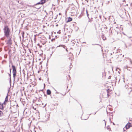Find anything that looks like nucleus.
Segmentation results:
<instances>
[{
    "mask_svg": "<svg viewBox=\"0 0 132 132\" xmlns=\"http://www.w3.org/2000/svg\"><path fill=\"white\" fill-rule=\"evenodd\" d=\"M3 30L4 36L8 38L11 33L10 29L6 25L4 26Z\"/></svg>",
    "mask_w": 132,
    "mask_h": 132,
    "instance_id": "obj_1",
    "label": "nucleus"
},
{
    "mask_svg": "<svg viewBox=\"0 0 132 132\" xmlns=\"http://www.w3.org/2000/svg\"><path fill=\"white\" fill-rule=\"evenodd\" d=\"M10 65H12V73L13 74V77L14 79V81L15 77L16 74V68L15 66L13 65V63L11 61H10L9 62Z\"/></svg>",
    "mask_w": 132,
    "mask_h": 132,
    "instance_id": "obj_2",
    "label": "nucleus"
},
{
    "mask_svg": "<svg viewBox=\"0 0 132 132\" xmlns=\"http://www.w3.org/2000/svg\"><path fill=\"white\" fill-rule=\"evenodd\" d=\"M9 39L7 41L5 40V42H7L6 44H8L9 46H11L12 44V40H11L12 37L9 36L8 37Z\"/></svg>",
    "mask_w": 132,
    "mask_h": 132,
    "instance_id": "obj_3",
    "label": "nucleus"
},
{
    "mask_svg": "<svg viewBox=\"0 0 132 132\" xmlns=\"http://www.w3.org/2000/svg\"><path fill=\"white\" fill-rule=\"evenodd\" d=\"M132 126V124L129 122L125 126L126 128L127 129H129L130 127Z\"/></svg>",
    "mask_w": 132,
    "mask_h": 132,
    "instance_id": "obj_4",
    "label": "nucleus"
},
{
    "mask_svg": "<svg viewBox=\"0 0 132 132\" xmlns=\"http://www.w3.org/2000/svg\"><path fill=\"white\" fill-rule=\"evenodd\" d=\"M46 0H41L40 1L37 3V4H40L43 5L45 3Z\"/></svg>",
    "mask_w": 132,
    "mask_h": 132,
    "instance_id": "obj_5",
    "label": "nucleus"
},
{
    "mask_svg": "<svg viewBox=\"0 0 132 132\" xmlns=\"http://www.w3.org/2000/svg\"><path fill=\"white\" fill-rule=\"evenodd\" d=\"M72 18L69 17V18H67L66 19V21L67 22H70L72 20Z\"/></svg>",
    "mask_w": 132,
    "mask_h": 132,
    "instance_id": "obj_6",
    "label": "nucleus"
},
{
    "mask_svg": "<svg viewBox=\"0 0 132 132\" xmlns=\"http://www.w3.org/2000/svg\"><path fill=\"white\" fill-rule=\"evenodd\" d=\"M111 90L109 89H107L106 90L107 96L108 97H109L110 95V93L111 92Z\"/></svg>",
    "mask_w": 132,
    "mask_h": 132,
    "instance_id": "obj_7",
    "label": "nucleus"
},
{
    "mask_svg": "<svg viewBox=\"0 0 132 132\" xmlns=\"http://www.w3.org/2000/svg\"><path fill=\"white\" fill-rule=\"evenodd\" d=\"M39 4H37V3L35 5V7L37 9H39L40 7L41 6H38V5Z\"/></svg>",
    "mask_w": 132,
    "mask_h": 132,
    "instance_id": "obj_8",
    "label": "nucleus"
},
{
    "mask_svg": "<svg viewBox=\"0 0 132 132\" xmlns=\"http://www.w3.org/2000/svg\"><path fill=\"white\" fill-rule=\"evenodd\" d=\"M3 111V115H4V114L6 113L7 111H8V109H4H4L3 110H2Z\"/></svg>",
    "mask_w": 132,
    "mask_h": 132,
    "instance_id": "obj_9",
    "label": "nucleus"
},
{
    "mask_svg": "<svg viewBox=\"0 0 132 132\" xmlns=\"http://www.w3.org/2000/svg\"><path fill=\"white\" fill-rule=\"evenodd\" d=\"M46 93L48 95H50L51 94V90L49 89H48L46 92Z\"/></svg>",
    "mask_w": 132,
    "mask_h": 132,
    "instance_id": "obj_10",
    "label": "nucleus"
},
{
    "mask_svg": "<svg viewBox=\"0 0 132 132\" xmlns=\"http://www.w3.org/2000/svg\"><path fill=\"white\" fill-rule=\"evenodd\" d=\"M0 109L2 110H3L4 109V107L2 104H0Z\"/></svg>",
    "mask_w": 132,
    "mask_h": 132,
    "instance_id": "obj_11",
    "label": "nucleus"
},
{
    "mask_svg": "<svg viewBox=\"0 0 132 132\" xmlns=\"http://www.w3.org/2000/svg\"><path fill=\"white\" fill-rule=\"evenodd\" d=\"M63 47V48H64V49H65V46L64 45H59V46H58L56 47V48H57V47Z\"/></svg>",
    "mask_w": 132,
    "mask_h": 132,
    "instance_id": "obj_12",
    "label": "nucleus"
},
{
    "mask_svg": "<svg viewBox=\"0 0 132 132\" xmlns=\"http://www.w3.org/2000/svg\"><path fill=\"white\" fill-rule=\"evenodd\" d=\"M3 111H1L0 110V117H2L3 116Z\"/></svg>",
    "mask_w": 132,
    "mask_h": 132,
    "instance_id": "obj_13",
    "label": "nucleus"
},
{
    "mask_svg": "<svg viewBox=\"0 0 132 132\" xmlns=\"http://www.w3.org/2000/svg\"><path fill=\"white\" fill-rule=\"evenodd\" d=\"M117 71L119 73V74H120L121 70L118 68L116 69V71Z\"/></svg>",
    "mask_w": 132,
    "mask_h": 132,
    "instance_id": "obj_14",
    "label": "nucleus"
},
{
    "mask_svg": "<svg viewBox=\"0 0 132 132\" xmlns=\"http://www.w3.org/2000/svg\"><path fill=\"white\" fill-rule=\"evenodd\" d=\"M50 16L52 18H53V13L52 11H50Z\"/></svg>",
    "mask_w": 132,
    "mask_h": 132,
    "instance_id": "obj_15",
    "label": "nucleus"
},
{
    "mask_svg": "<svg viewBox=\"0 0 132 132\" xmlns=\"http://www.w3.org/2000/svg\"><path fill=\"white\" fill-rule=\"evenodd\" d=\"M8 100V94H7L5 98V101H6L7 102Z\"/></svg>",
    "mask_w": 132,
    "mask_h": 132,
    "instance_id": "obj_16",
    "label": "nucleus"
},
{
    "mask_svg": "<svg viewBox=\"0 0 132 132\" xmlns=\"http://www.w3.org/2000/svg\"><path fill=\"white\" fill-rule=\"evenodd\" d=\"M7 101H5L3 103H2V104L3 105L4 104L5 105L6 103H7Z\"/></svg>",
    "mask_w": 132,
    "mask_h": 132,
    "instance_id": "obj_17",
    "label": "nucleus"
},
{
    "mask_svg": "<svg viewBox=\"0 0 132 132\" xmlns=\"http://www.w3.org/2000/svg\"><path fill=\"white\" fill-rule=\"evenodd\" d=\"M86 14H87V17H88V19H89V14H88V11H87V10H86Z\"/></svg>",
    "mask_w": 132,
    "mask_h": 132,
    "instance_id": "obj_18",
    "label": "nucleus"
},
{
    "mask_svg": "<svg viewBox=\"0 0 132 132\" xmlns=\"http://www.w3.org/2000/svg\"><path fill=\"white\" fill-rule=\"evenodd\" d=\"M102 38L103 40H105L106 39V38L104 37L103 36H102Z\"/></svg>",
    "mask_w": 132,
    "mask_h": 132,
    "instance_id": "obj_19",
    "label": "nucleus"
},
{
    "mask_svg": "<svg viewBox=\"0 0 132 132\" xmlns=\"http://www.w3.org/2000/svg\"><path fill=\"white\" fill-rule=\"evenodd\" d=\"M9 82H10V85H11V77H10V78Z\"/></svg>",
    "mask_w": 132,
    "mask_h": 132,
    "instance_id": "obj_20",
    "label": "nucleus"
},
{
    "mask_svg": "<svg viewBox=\"0 0 132 132\" xmlns=\"http://www.w3.org/2000/svg\"><path fill=\"white\" fill-rule=\"evenodd\" d=\"M106 128H107V129L108 130H109H109H110V127H109V126L107 127H106Z\"/></svg>",
    "mask_w": 132,
    "mask_h": 132,
    "instance_id": "obj_21",
    "label": "nucleus"
},
{
    "mask_svg": "<svg viewBox=\"0 0 132 132\" xmlns=\"http://www.w3.org/2000/svg\"><path fill=\"white\" fill-rule=\"evenodd\" d=\"M9 67H10V73H11V68H10V65H9Z\"/></svg>",
    "mask_w": 132,
    "mask_h": 132,
    "instance_id": "obj_22",
    "label": "nucleus"
},
{
    "mask_svg": "<svg viewBox=\"0 0 132 132\" xmlns=\"http://www.w3.org/2000/svg\"><path fill=\"white\" fill-rule=\"evenodd\" d=\"M5 37H3V38H1V39L2 40H4V39H5Z\"/></svg>",
    "mask_w": 132,
    "mask_h": 132,
    "instance_id": "obj_23",
    "label": "nucleus"
},
{
    "mask_svg": "<svg viewBox=\"0 0 132 132\" xmlns=\"http://www.w3.org/2000/svg\"><path fill=\"white\" fill-rule=\"evenodd\" d=\"M129 42L130 43H132V44H130L129 45V46H131V45H132V40H130V41H129Z\"/></svg>",
    "mask_w": 132,
    "mask_h": 132,
    "instance_id": "obj_24",
    "label": "nucleus"
},
{
    "mask_svg": "<svg viewBox=\"0 0 132 132\" xmlns=\"http://www.w3.org/2000/svg\"><path fill=\"white\" fill-rule=\"evenodd\" d=\"M55 40V38H52V39L51 40V41H52V42H53V41H54Z\"/></svg>",
    "mask_w": 132,
    "mask_h": 132,
    "instance_id": "obj_25",
    "label": "nucleus"
},
{
    "mask_svg": "<svg viewBox=\"0 0 132 132\" xmlns=\"http://www.w3.org/2000/svg\"><path fill=\"white\" fill-rule=\"evenodd\" d=\"M60 31H61L60 30H59V31H58L57 32V33L58 34H61Z\"/></svg>",
    "mask_w": 132,
    "mask_h": 132,
    "instance_id": "obj_26",
    "label": "nucleus"
},
{
    "mask_svg": "<svg viewBox=\"0 0 132 132\" xmlns=\"http://www.w3.org/2000/svg\"><path fill=\"white\" fill-rule=\"evenodd\" d=\"M69 54L70 55H71V56H73V55L72 53H70Z\"/></svg>",
    "mask_w": 132,
    "mask_h": 132,
    "instance_id": "obj_27",
    "label": "nucleus"
},
{
    "mask_svg": "<svg viewBox=\"0 0 132 132\" xmlns=\"http://www.w3.org/2000/svg\"><path fill=\"white\" fill-rule=\"evenodd\" d=\"M121 51L120 50H117V53L118 51L120 53V51Z\"/></svg>",
    "mask_w": 132,
    "mask_h": 132,
    "instance_id": "obj_28",
    "label": "nucleus"
},
{
    "mask_svg": "<svg viewBox=\"0 0 132 132\" xmlns=\"http://www.w3.org/2000/svg\"><path fill=\"white\" fill-rule=\"evenodd\" d=\"M11 51V49H10L9 50V51L8 52V53H9Z\"/></svg>",
    "mask_w": 132,
    "mask_h": 132,
    "instance_id": "obj_29",
    "label": "nucleus"
},
{
    "mask_svg": "<svg viewBox=\"0 0 132 132\" xmlns=\"http://www.w3.org/2000/svg\"><path fill=\"white\" fill-rule=\"evenodd\" d=\"M89 20L88 21V22H91V21H92V20H90V18H89Z\"/></svg>",
    "mask_w": 132,
    "mask_h": 132,
    "instance_id": "obj_30",
    "label": "nucleus"
},
{
    "mask_svg": "<svg viewBox=\"0 0 132 132\" xmlns=\"http://www.w3.org/2000/svg\"><path fill=\"white\" fill-rule=\"evenodd\" d=\"M57 16H58V15H56V16H55V18L54 19H55L56 18H57Z\"/></svg>",
    "mask_w": 132,
    "mask_h": 132,
    "instance_id": "obj_31",
    "label": "nucleus"
},
{
    "mask_svg": "<svg viewBox=\"0 0 132 132\" xmlns=\"http://www.w3.org/2000/svg\"><path fill=\"white\" fill-rule=\"evenodd\" d=\"M57 16H58V15H56V16H55V18L54 19H55L56 18H57Z\"/></svg>",
    "mask_w": 132,
    "mask_h": 132,
    "instance_id": "obj_32",
    "label": "nucleus"
},
{
    "mask_svg": "<svg viewBox=\"0 0 132 132\" xmlns=\"http://www.w3.org/2000/svg\"><path fill=\"white\" fill-rule=\"evenodd\" d=\"M98 44H92V45H98Z\"/></svg>",
    "mask_w": 132,
    "mask_h": 132,
    "instance_id": "obj_33",
    "label": "nucleus"
},
{
    "mask_svg": "<svg viewBox=\"0 0 132 132\" xmlns=\"http://www.w3.org/2000/svg\"><path fill=\"white\" fill-rule=\"evenodd\" d=\"M11 73H10V74H9V76L10 77H10H11Z\"/></svg>",
    "mask_w": 132,
    "mask_h": 132,
    "instance_id": "obj_34",
    "label": "nucleus"
},
{
    "mask_svg": "<svg viewBox=\"0 0 132 132\" xmlns=\"http://www.w3.org/2000/svg\"><path fill=\"white\" fill-rule=\"evenodd\" d=\"M1 44L2 46H3L4 45V43H1Z\"/></svg>",
    "mask_w": 132,
    "mask_h": 132,
    "instance_id": "obj_35",
    "label": "nucleus"
},
{
    "mask_svg": "<svg viewBox=\"0 0 132 132\" xmlns=\"http://www.w3.org/2000/svg\"><path fill=\"white\" fill-rule=\"evenodd\" d=\"M49 116H47V117H48L47 120H48L49 119Z\"/></svg>",
    "mask_w": 132,
    "mask_h": 132,
    "instance_id": "obj_36",
    "label": "nucleus"
},
{
    "mask_svg": "<svg viewBox=\"0 0 132 132\" xmlns=\"http://www.w3.org/2000/svg\"><path fill=\"white\" fill-rule=\"evenodd\" d=\"M111 41L112 42V43H113V42H114L115 41V40L113 41V40H111Z\"/></svg>",
    "mask_w": 132,
    "mask_h": 132,
    "instance_id": "obj_37",
    "label": "nucleus"
},
{
    "mask_svg": "<svg viewBox=\"0 0 132 132\" xmlns=\"http://www.w3.org/2000/svg\"><path fill=\"white\" fill-rule=\"evenodd\" d=\"M17 78V81H18L19 80V78Z\"/></svg>",
    "mask_w": 132,
    "mask_h": 132,
    "instance_id": "obj_38",
    "label": "nucleus"
},
{
    "mask_svg": "<svg viewBox=\"0 0 132 132\" xmlns=\"http://www.w3.org/2000/svg\"><path fill=\"white\" fill-rule=\"evenodd\" d=\"M44 95L45 97H46V95L45 94H44Z\"/></svg>",
    "mask_w": 132,
    "mask_h": 132,
    "instance_id": "obj_39",
    "label": "nucleus"
},
{
    "mask_svg": "<svg viewBox=\"0 0 132 132\" xmlns=\"http://www.w3.org/2000/svg\"><path fill=\"white\" fill-rule=\"evenodd\" d=\"M55 51V50H54V51H53L52 52V54Z\"/></svg>",
    "mask_w": 132,
    "mask_h": 132,
    "instance_id": "obj_40",
    "label": "nucleus"
},
{
    "mask_svg": "<svg viewBox=\"0 0 132 132\" xmlns=\"http://www.w3.org/2000/svg\"><path fill=\"white\" fill-rule=\"evenodd\" d=\"M46 104H45V105L44 106L43 108H44L45 107V106L46 105Z\"/></svg>",
    "mask_w": 132,
    "mask_h": 132,
    "instance_id": "obj_41",
    "label": "nucleus"
},
{
    "mask_svg": "<svg viewBox=\"0 0 132 132\" xmlns=\"http://www.w3.org/2000/svg\"><path fill=\"white\" fill-rule=\"evenodd\" d=\"M107 27H105V29H107Z\"/></svg>",
    "mask_w": 132,
    "mask_h": 132,
    "instance_id": "obj_42",
    "label": "nucleus"
},
{
    "mask_svg": "<svg viewBox=\"0 0 132 132\" xmlns=\"http://www.w3.org/2000/svg\"><path fill=\"white\" fill-rule=\"evenodd\" d=\"M1 72L2 73H3V70H2L1 71Z\"/></svg>",
    "mask_w": 132,
    "mask_h": 132,
    "instance_id": "obj_43",
    "label": "nucleus"
},
{
    "mask_svg": "<svg viewBox=\"0 0 132 132\" xmlns=\"http://www.w3.org/2000/svg\"><path fill=\"white\" fill-rule=\"evenodd\" d=\"M66 51H67V52H68V50L67 49V48H66Z\"/></svg>",
    "mask_w": 132,
    "mask_h": 132,
    "instance_id": "obj_44",
    "label": "nucleus"
},
{
    "mask_svg": "<svg viewBox=\"0 0 132 132\" xmlns=\"http://www.w3.org/2000/svg\"><path fill=\"white\" fill-rule=\"evenodd\" d=\"M110 122H111V119L110 118Z\"/></svg>",
    "mask_w": 132,
    "mask_h": 132,
    "instance_id": "obj_45",
    "label": "nucleus"
},
{
    "mask_svg": "<svg viewBox=\"0 0 132 132\" xmlns=\"http://www.w3.org/2000/svg\"><path fill=\"white\" fill-rule=\"evenodd\" d=\"M61 14L60 13H59V15H61Z\"/></svg>",
    "mask_w": 132,
    "mask_h": 132,
    "instance_id": "obj_46",
    "label": "nucleus"
},
{
    "mask_svg": "<svg viewBox=\"0 0 132 132\" xmlns=\"http://www.w3.org/2000/svg\"><path fill=\"white\" fill-rule=\"evenodd\" d=\"M104 121H105V125H106V122H105V120H104Z\"/></svg>",
    "mask_w": 132,
    "mask_h": 132,
    "instance_id": "obj_47",
    "label": "nucleus"
},
{
    "mask_svg": "<svg viewBox=\"0 0 132 132\" xmlns=\"http://www.w3.org/2000/svg\"><path fill=\"white\" fill-rule=\"evenodd\" d=\"M113 125H115V123H114V122H113Z\"/></svg>",
    "mask_w": 132,
    "mask_h": 132,
    "instance_id": "obj_48",
    "label": "nucleus"
},
{
    "mask_svg": "<svg viewBox=\"0 0 132 132\" xmlns=\"http://www.w3.org/2000/svg\"><path fill=\"white\" fill-rule=\"evenodd\" d=\"M114 82L115 85H116V81H115Z\"/></svg>",
    "mask_w": 132,
    "mask_h": 132,
    "instance_id": "obj_49",
    "label": "nucleus"
},
{
    "mask_svg": "<svg viewBox=\"0 0 132 132\" xmlns=\"http://www.w3.org/2000/svg\"><path fill=\"white\" fill-rule=\"evenodd\" d=\"M54 48V47H53L52 48V49H53V48Z\"/></svg>",
    "mask_w": 132,
    "mask_h": 132,
    "instance_id": "obj_50",
    "label": "nucleus"
},
{
    "mask_svg": "<svg viewBox=\"0 0 132 132\" xmlns=\"http://www.w3.org/2000/svg\"><path fill=\"white\" fill-rule=\"evenodd\" d=\"M117 55H120V54H117Z\"/></svg>",
    "mask_w": 132,
    "mask_h": 132,
    "instance_id": "obj_51",
    "label": "nucleus"
},
{
    "mask_svg": "<svg viewBox=\"0 0 132 132\" xmlns=\"http://www.w3.org/2000/svg\"><path fill=\"white\" fill-rule=\"evenodd\" d=\"M4 57L5 58H6V56H4Z\"/></svg>",
    "mask_w": 132,
    "mask_h": 132,
    "instance_id": "obj_52",
    "label": "nucleus"
},
{
    "mask_svg": "<svg viewBox=\"0 0 132 132\" xmlns=\"http://www.w3.org/2000/svg\"><path fill=\"white\" fill-rule=\"evenodd\" d=\"M83 43H86V42H83Z\"/></svg>",
    "mask_w": 132,
    "mask_h": 132,
    "instance_id": "obj_53",
    "label": "nucleus"
},
{
    "mask_svg": "<svg viewBox=\"0 0 132 132\" xmlns=\"http://www.w3.org/2000/svg\"><path fill=\"white\" fill-rule=\"evenodd\" d=\"M124 2L125 1V0H122Z\"/></svg>",
    "mask_w": 132,
    "mask_h": 132,
    "instance_id": "obj_54",
    "label": "nucleus"
},
{
    "mask_svg": "<svg viewBox=\"0 0 132 132\" xmlns=\"http://www.w3.org/2000/svg\"><path fill=\"white\" fill-rule=\"evenodd\" d=\"M96 112H96L95 113V114H94V115H95V114H96Z\"/></svg>",
    "mask_w": 132,
    "mask_h": 132,
    "instance_id": "obj_55",
    "label": "nucleus"
},
{
    "mask_svg": "<svg viewBox=\"0 0 132 132\" xmlns=\"http://www.w3.org/2000/svg\"><path fill=\"white\" fill-rule=\"evenodd\" d=\"M5 50V51H7V50Z\"/></svg>",
    "mask_w": 132,
    "mask_h": 132,
    "instance_id": "obj_56",
    "label": "nucleus"
},
{
    "mask_svg": "<svg viewBox=\"0 0 132 132\" xmlns=\"http://www.w3.org/2000/svg\"><path fill=\"white\" fill-rule=\"evenodd\" d=\"M56 93H58H58H58V92H56Z\"/></svg>",
    "mask_w": 132,
    "mask_h": 132,
    "instance_id": "obj_57",
    "label": "nucleus"
},
{
    "mask_svg": "<svg viewBox=\"0 0 132 132\" xmlns=\"http://www.w3.org/2000/svg\"><path fill=\"white\" fill-rule=\"evenodd\" d=\"M114 23H116V22H114Z\"/></svg>",
    "mask_w": 132,
    "mask_h": 132,
    "instance_id": "obj_58",
    "label": "nucleus"
},
{
    "mask_svg": "<svg viewBox=\"0 0 132 132\" xmlns=\"http://www.w3.org/2000/svg\"><path fill=\"white\" fill-rule=\"evenodd\" d=\"M58 24H57V25H56V26H58Z\"/></svg>",
    "mask_w": 132,
    "mask_h": 132,
    "instance_id": "obj_59",
    "label": "nucleus"
},
{
    "mask_svg": "<svg viewBox=\"0 0 132 132\" xmlns=\"http://www.w3.org/2000/svg\"><path fill=\"white\" fill-rule=\"evenodd\" d=\"M44 86H45V84H44Z\"/></svg>",
    "mask_w": 132,
    "mask_h": 132,
    "instance_id": "obj_60",
    "label": "nucleus"
},
{
    "mask_svg": "<svg viewBox=\"0 0 132 132\" xmlns=\"http://www.w3.org/2000/svg\"><path fill=\"white\" fill-rule=\"evenodd\" d=\"M33 109H34V107H33Z\"/></svg>",
    "mask_w": 132,
    "mask_h": 132,
    "instance_id": "obj_61",
    "label": "nucleus"
},
{
    "mask_svg": "<svg viewBox=\"0 0 132 132\" xmlns=\"http://www.w3.org/2000/svg\"><path fill=\"white\" fill-rule=\"evenodd\" d=\"M1 103H1L0 102V104H1Z\"/></svg>",
    "mask_w": 132,
    "mask_h": 132,
    "instance_id": "obj_62",
    "label": "nucleus"
},
{
    "mask_svg": "<svg viewBox=\"0 0 132 132\" xmlns=\"http://www.w3.org/2000/svg\"><path fill=\"white\" fill-rule=\"evenodd\" d=\"M45 12H46V11L45 10Z\"/></svg>",
    "mask_w": 132,
    "mask_h": 132,
    "instance_id": "obj_63",
    "label": "nucleus"
},
{
    "mask_svg": "<svg viewBox=\"0 0 132 132\" xmlns=\"http://www.w3.org/2000/svg\"><path fill=\"white\" fill-rule=\"evenodd\" d=\"M91 114H89V115H91Z\"/></svg>",
    "mask_w": 132,
    "mask_h": 132,
    "instance_id": "obj_64",
    "label": "nucleus"
}]
</instances>
